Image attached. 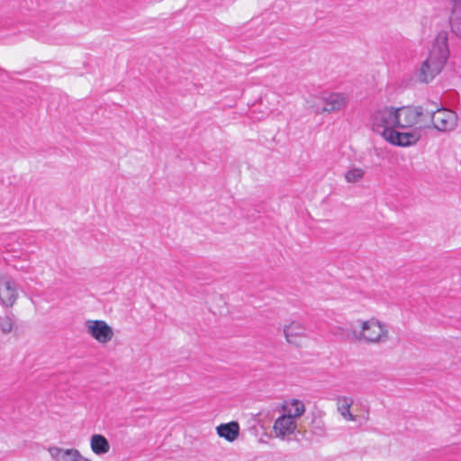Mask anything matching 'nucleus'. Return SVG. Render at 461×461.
Listing matches in <instances>:
<instances>
[{
  "label": "nucleus",
  "mask_w": 461,
  "mask_h": 461,
  "mask_svg": "<svg viewBox=\"0 0 461 461\" xmlns=\"http://www.w3.org/2000/svg\"><path fill=\"white\" fill-rule=\"evenodd\" d=\"M420 110L425 121L422 124L416 125V130L420 132V130L429 128L431 125L441 132H450L457 128L458 115L450 109L438 108L434 112H429L420 106Z\"/></svg>",
  "instance_id": "4"
},
{
  "label": "nucleus",
  "mask_w": 461,
  "mask_h": 461,
  "mask_svg": "<svg viewBox=\"0 0 461 461\" xmlns=\"http://www.w3.org/2000/svg\"><path fill=\"white\" fill-rule=\"evenodd\" d=\"M87 332L99 343L105 344L113 338V329L102 320H88L86 322Z\"/></svg>",
  "instance_id": "8"
},
{
  "label": "nucleus",
  "mask_w": 461,
  "mask_h": 461,
  "mask_svg": "<svg viewBox=\"0 0 461 461\" xmlns=\"http://www.w3.org/2000/svg\"><path fill=\"white\" fill-rule=\"evenodd\" d=\"M366 169L360 166L351 165L343 173L346 183L349 185H359L364 181Z\"/></svg>",
  "instance_id": "12"
},
{
  "label": "nucleus",
  "mask_w": 461,
  "mask_h": 461,
  "mask_svg": "<svg viewBox=\"0 0 461 461\" xmlns=\"http://www.w3.org/2000/svg\"><path fill=\"white\" fill-rule=\"evenodd\" d=\"M17 299V291L12 281L0 276V301L6 306H13Z\"/></svg>",
  "instance_id": "9"
},
{
  "label": "nucleus",
  "mask_w": 461,
  "mask_h": 461,
  "mask_svg": "<svg viewBox=\"0 0 461 461\" xmlns=\"http://www.w3.org/2000/svg\"><path fill=\"white\" fill-rule=\"evenodd\" d=\"M49 452L56 461H89L88 458L81 455L77 449H63L58 447H51Z\"/></svg>",
  "instance_id": "10"
},
{
  "label": "nucleus",
  "mask_w": 461,
  "mask_h": 461,
  "mask_svg": "<svg viewBox=\"0 0 461 461\" xmlns=\"http://www.w3.org/2000/svg\"><path fill=\"white\" fill-rule=\"evenodd\" d=\"M11 329H12V324H11V322H8L7 324H5V327L4 328V330H5V331H10V330H11Z\"/></svg>",
  "instance_id": "16"
},
{
  "label": "nucleus",
  "mask_w": 461,
  "mask_h": 461,
  "mask_svg": "<svg viewBox=\"0 0 461 461\" xmlns=\"http://www.w3.org/2000/svg\"><path fill=\"white\" fill-rule=\"evenodd\" d=\"M425 121L420 106H384L371 115V129L393 146L408 147L420 140L416 125Z\"/></svg>",
  "instance_id": "1"
},
{
  "label": "nucleus",
  "mask_w": 461,
  "mask_h": 461,
  "mask_svg": "<svg viewBox=\"0 0 461 461\" xmlns=\"http://www.w3.org/2000/svg\"><path fill=\"white\" fill-rule=\"evenodd\" d=\"M91 450L96 455L105 454L110 449L108 440L101 434H95L90 439Z\"/></svg>",
  "instance_id": "14"
},
{
  "label": "nucleus",
  "mask_w": 461,
  "mask_h": 461,
  "mask_svg": "<svg viewBox=\"0 0 461 461\" xmlns=\"http://www.w3.org/2000/svg\"><path fill=\"white\" fill-rule=\"evenodd\" d=\"M353 332L357 339L368 343L383 342L388 337L384 325L375 318L362 321Z\"/></svg>",
  "instance_id": "5"
},
{
  "label": "nucleus",
  "mask_w": 461,
  "mask_h": 461,
  "mask_svg": "<svg viewBox=\"0 0 461 461\" xmlns=\"http://www.w3.org/2000/svg\"><path fill=\"white\" fill-rule=\"evenodd\" d=\"M284 335L285 341L294 347H303L307 341L308 336L306 329L299 321H293L284 326Z\"/></svg>",
  "instance_id": "7"
},
{
  "label": "nucleus",
  "mask_w": 461,
  "mask_h": 461,
  "mask_svg": "<svg viewBox=\"0 0 461 461\" xmlns=\"http://www.w3.org/2000/svg\"><path fill=\"white\" fill-rule=\"evenodd\" d=\"M447 33L440 32L433 41L428 57L421 63L418 77L422 83L431 82L441 73L449 58Z\"/></svg>",
  "instance_id": "2"
},
{
  "label": "nucleus",
  "mask_w": 461,
  "mask_h": 461,
  "mask_svg": "<svg viewBox=\"0 0 461 461\" xmlns=\"http://www.w3.org/2000/svg\"><path fill=\"white\" fill-rule=\"evenodd\" d=\"M308 103L317 113H333L340 111L347 106V96L340 93H322L320 95H313Z\"/></svg>",
  "instance_id": "6"
},
{
  "label": "nucleus",
  "mask_w": 461,
  "mask_h": 461,
  "mask_svg": "<svg viewBox=\"0 0 461 461\" xmlns=\"http://www.w3.org/2000/svg\"><path fill=\"white\" fill-rule=\"evenodd\" d=\"M282 414L273 424V433L276 438L285 439L292 436L297 429V420L305 412L304 403L298 399L284 401L280 405Z\"/></svg>",
  "instance_id": "3"
},
{
  "label": "nucleus",
  "mask_w": 461,
  "mask_h": 461,
  "mask_svg": "<svg viewBox=\"0 0 461 461\" xmlns=\"http://www.w3.org/2000/svg\"><path fill=\"white\" fill-rule=\"evenodd\" d=\"M219 437L225 438L227 441L232 442L236 440L240 435V425L237 421L220 424L216 428Z\"/></svg>",
  "instance_id": "11"
},
{
  "label": "nucleus",
  "mask_w": 461,
  "mask_h": 461,
  "mask_svg": "<svg viewBox=\"0 0 461 461\" xmlns=\"http://www.w3.org/2000/svg\"><path fill=\"white\" fill-rule=\"evenodd\" d=\"M452 11L449 18L450 27L453 33L461 37V0H451Z\"/></svg>",
  "instance_id": "13"
},
{
  "label": "nucleus",
  "mask_w": 461,
  "mask_h": 461,
  "mask_svg": "<svg viewBox=\"0 0 461 461\" xmlns=\"http://www.w3.org/2000/svg\"><path fill=\"white\" fill-rule=\"evenodd\" d=\"M353 404L351 397L341 396L337 400V408L341 416L348 421L355 420V416L350 412V408Z\"/></svg>",
  "instance_id": "15"
}]
</instances>
